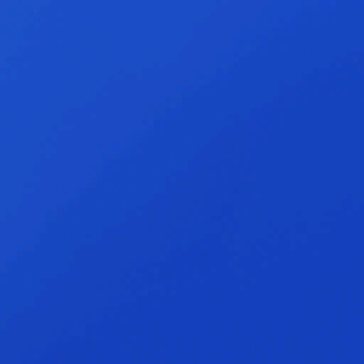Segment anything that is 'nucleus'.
Masks as SVG:
<instances>
[{
  "label": "nucleus",
  "instance_id": "1",
  "mask_svg": "<svg viewBox=\"0 0 364 364\" xmlns=\"http://www.w3.org/2000/svg\"><path fill=\"white\" fill-rule=\"evenodd\" d=\"M243 301H364V297H243Z\"/></svg>",
  "mask_w": 364,
  "mask_h": 364
}]
</instances>
